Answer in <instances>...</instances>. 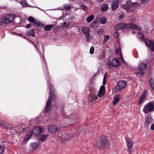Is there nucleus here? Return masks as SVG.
<instances>
[{
    "label": "nucleus",
    "mask_w": 154,
    "mask_h": 154,
    "mask_svg": "<svg viewBox=\"0 0 154 154\" xmlns=\"http://www.w3.org/2000/svg\"><path fill=\"white\" fill-rule=\"evenodd\" d=\"M143 111L145 113L154 111V102H151L146 104L144 106Z\"/></svg>",
    "instance_id": "nucleus-6"
},
{
    "label": "nucleus",
    "mask_w": 154,
    "mask_h": 154,
    "mask_svg": "<svg viewBox=\"0 0 154 154\" xmlns=\"http://www.w3.org/2000/svg\"><path fill=\"white\" fill-rule=\"evenodd\" d=\"M133 33L134 34L135 33V32H133Z\"/></svg>",
    "instance_id": "nucleus-62"
},
{
    "label": "nucleus",
    "mask_w": 154,
    "mask_h": 154,
    "mask_svg": "<svg viewBox=\"0 0 154 154\" xmlns=\"http://www.w3.org/2000/svg\"><path fill=\"white\" fill-rule=\"evenodd\" d=\"M55 98H56V96L54 93H51V92H50L48 99L47 101L45 109L44 110V111H45V112L48 113L49 112L50 106L51 101V99H55Z\"/></svg>",
    "instance_id": "nucleus-3"
},
{
    "label": "nucleus",
    "mask_w": 154,
    "mask_h": 154,
    "mask_svg": "<svg viewBox=\"0 0 154 154\" xmlns=\"http://www.w3.org/2000/svg\"><path fill=\"white\" fill-rule=\"evenodd\" d=\"M121 97L119 95H117L115 96L114 100L113 102V104L115 105L117 104L119 101Z\"/></svg>",
    "instance_id": "nucleus-22"
},
{
    "label": "nucleus",
    "mask_w": 154,
    "mask_h": 154,
    "mask_svg": "<svg viewBox=\"0 0 154 154\" xmlns=\"http://www.w3.org/2000/svg\"><path fill=\"white\" fill-rule=\"evenodd\" d=\"M20 130H22V131H25V130H23V128H20Z\"/></svg>",
    "instance_id": "nucleus-58"
},
{
    "label": "nucleus",
    "mask_w": 154,
    "mask_h": 154,
    "mask_svg": "<svg viewBox=\"0 0 154 154\" xmlns=\"http://www.w3.org/2000/svg\"><path fill=\"white\" fill-rule=\"evenodd\" d=\"M97 23L96 21H94L90 25L91 28L95 27H96Z\"/></svg>",
    "instance_id": "nucleus-35"
},
{
    "label": "nucleus",
    "mask_w": 154,
    "mask_h": 154,
    "mask_svg": "<svg viewBox=\"0 0 154 154\" xmlns=\"http://www.w3.org/2000/svg\"><path fill=\"white\" fill-rule=\"evenodd\" d=\"M44 130V128L42 126H37L35 127L32 131H29L27 133V134L24 140V143H27L32 136V133L35 135H38Z\"/></svg>",
    "instance_id": "nucleus-1"
},
{
    "label": "nucleus",
    "mask_w": 154,
    "mask_h": 154,
    "mask_svg": "<svg viewBox=\"0 0 154 154\" xmlns=\"http://www.w3.org/2000/svg\"><path fill=\"white\" fill-rule=\"evenodd\" d=\"M28 20L29 22L33 23L35 20L33 17L30 16L28 18Z\"/></svg>",
    "instance_id": "nucleus-34"
},
{
    "label": "nucleus",
    "mask_w": 154,
    "mask_h": 154,
    "mask_svg": "<svg viewBox=\"0 0 154 154\" xmlns=\"http://www.w3.org/2000/svg\"><path fill=\"white\" fill-rule=\"evenodd\" d=\"M118 33L117 32H116L114 33V36L115 38H116L118 37Z\"/></svg>",
    "instance_id": "nucleus-45"
},
{
    "label": "nucleus",
    "mask_w": 154,
    "mask_h": 154,
    "mask_svg": "<svg viewBox=\"0 0 154 154\" xmlns=\"http://www.w3.org/2000/svg\"><path fill=\"white\" fill-rule=\"evenodd\" d=\"M120 56L121 58L123 57H122V53L121 52H120Z\"/></svg>",
    "instance_id": "nucleus-56"
},
{
    "label": "nucleus",
    "mask_w": 154,
    "mask_h": 154,
    "mask_svg": "<svg viewBox=\"0 0 154 154\" xmlns=\"http://www.w3.org/2000/svg\"><path fill=\"white\" fill-rule=\"evenodd\" d=\"M119 0H113L111 3V9L112 10H115L117 9L119 7Z\"/></svg>",
    "instance_id": "nucleus-15"
},
{
    "label": "nucleus",
    "mask_w": 154,
    "mask_h": 154,
    "mask_svg": "<svg viewBox=\"0 0 154 154\" xmlns=\"http://www.w3.org/2000/svg\"><path fill=\"white\" fill-rule=\"evenodd\" d=\"M125 139L126 142L127 146L129 149V154H132L133 143L131 139L128 137H125Z\"/></svg>",
    "instance_id": "nucleus-9"
},
{
    "label": "nucleus",
    "mask_w": 154,
    "mask_h": 154,
    "mask_svg": "<svg viewBox=\"0 0 154 154\" xmlns=\"http://www.w3.org/2000/svg\"><path fill=\"white\" fill-rule=\"evenodd\" d=\"M119 64L118 61L115 59H113L112 60H109L108 62V65L110 68L116 67Z\"/></svg>",
    "instance_id": "nucleus-10"
},
{
    "label": "nucleus",
    "mask_w": 154,
    "mask_h": 154,
    "mask_svg": "<svg viewBox=\"0 0 154 154\" xmlns=\"http://www.w3.org/2000/svg\"><path fill=\"white\" fill-rule=\"evenodd\" d=\"M109 38V37L108 35H106L104 38L103 42L105 43L106 42L108 41Z\"/></svg>",
    "instance_id": "nucleus-37"
},
{
    "label": "nucleus",
    "mask_w": 154,
    "mask_h": 154,
    "mask_svg": "<svg viewBox=\"0 0 154 154\" xmlns=\"http://www.w3.org/2000/svg\"><path fill=\"white\" fill-rule=\"evenodd\" d=\"M97 1H98L99 2H101L103 1L104 0H97Z\"/></svg>",
    "instance_id": "nucleus-57"
},
{
    "label": "nucleus",
    "mask_w": 154,
    "mask_h": 154,
    "mask_svg": "<svg viewBox=\"0 0 154 154\" xmlns=\"http://www.w3.org/2000/svg\"><path fill=\"white\" fill-rule=\"evenodd\" d=\"M38 147V144L37 143L34 142L31 144L29 147L31 150L35 149Z\"/></svg>",
    "instance_id": "nucleus-20"
},
{
    "label": "nucleus",
    "mask_w": 154,
    "mask_h": 154,
    "mask_svg": "<svg viewBox=\"0 0 154 154\" xmlns=\"http://www.w3.org/2000/svg\"><path fill=\"white\" fill-rule=\"evenodd\" d=\"M2 25V23H1L0 22V26H1Z\"/></svg>",
    "instance_id": "nucleus-61"
},
{
    "label": "nucleus",
    "mask_w": 154,
    "mask_h": 154,
    "mask_svg": "<svg viewBox=\"0 0 154 154\" xmlns=\"http://www.w3.org/2000/svg\"><path fill=\"white\" fill-rule=\"evenodd\" d=\"M106 76H104L103 80H106Z\"/></svg>",
    "instance_id": "nucleus-55"
},
{
    "label": "nucleus",
    "mask_w": 154,
    "mask_h": 154,
    "mask_svg": "<svg viewBox=\"0 0 154 154\" xmlns=\"http://www.w3.org/2000/svg\"><path fill=\"white\" fill-rule=\"evenodd\" d=\"M66 10H67V7H66Z\"/></svg>",
    "instance_id": "nucleus-60"
},
{
    "label": "nucleus",
    "mask_w": 154,
    "mask_h": 154,
    "mask_svg": "<svg viewBox=\"0 0 154 154\" xmlns=\"http://www.w3.org/2000/svg\"><path fill=\"white\" fill-rule=\"evenodd\" d=\"M76 121L75 120L72 123H69V124L70 125H74V124H75V122H76Z\"/></svg>",
    "instance_id": "nucleus-50"
},
{
    "label": "nucleus",
    "mask_w": 154,
    "mask_h": 154,
    "mask_svg": "<svg viewBox=\"0 0 154 154\" xmlns=\"http://www.w3.org/2000/svg\"><path fill=\"white\" fill-rule=\"evenodd\" d=\"M127 85V82L124 80L119 82L116 85L115 88V91L116 93H118L122 89L124 88Z\"/></svg>",
    "instance_id": "nucleus-5"
},
{
    "label": "nucleus",
    "mask_w": 154,
    "mask_h": 154,
    "mask_svg": "<svg viewBox=\"0 0 154 154\" xmlns=\"http://www.w3.org/2000/svg\"><path fill=\"white\" fill-rule=\"evenodd\" d=\"M94 19V16L93 15H91L88 16L87 19V21L88 22H90Z\"/></svg>",
    "instance_id": "nucleus-30"
},
{
    "label": "nucleus",
    "mask_w": 154,
    "mask_h": 154,
    "mask_svg": "<svg viewBox=\"0 0 154 154\" xmlns=\"http://www.w3.org/2000/svg\"><path fill=\"white\" fill-rule=\"evenodd\" d=\"M116 54H118L119 52V50L118 49H116Z\"/></svg>",
    "instance_id": "nucleus-54"
},
{
    "label": "nucleus",
    "mask_w": 154,
    "mask_h": 154,
    "mask_svg": "<svg viewBox=\"0 0 154 154\" xmlns=\"http://www.w3.org/2000/svg\"><path fill=\"white\" fill-rule=\"evenodd\" d=\"M94 48L93 47H92L90 48V53L91 54H92L94 53Z\"/></svg>",
    "instance_id": "nucleus-40"
},
{
    "label": "nucleus",
    "mask_w": 154,
    "mask_h": 154,
    "mask_svg": "<svg viewBox=\"0 0 154 154\" xmlns=\"http://www.w3.org/2000/svg\"><path fill=\"white\" fill-rule=\"evenodd\" d=\"M5 147L4 146H0V154H4Z\"/></svg>",
    "instance_id": "nucleus-29"
},
{
    "label": "nucleus",
    "mask_w": 154,
    "mask_h": 154,
    "mask_svg": "<svg viewBox=\"0 0 154 154\" xmlns=\"http://www.w3.org/2000/svg\"><path fill=\"white\" fill-rule=\"evenodd\" d=\"M150 129L152 130H154V124H153L151 125Z\"/></svg>",
    "instance_id": "nucleus-46"
},
{
    "label": "nucleus",
    "mask_w": 154,
    "mask_h": 154,
    "mask_svg": "<svg viewBox=\"0 0 154 154\" xmlns=\"http://www.w3.org/2000/svg\"><path fill=\"white\" fill-rule=\"evenodd\" d=\"M124 25L122 23H119L115 26V29L116 30H118L124 28Z\"/></svg>",
    "instance_id": "nucleus-23"
},
{
    "label": "nucleus",
    "mask_w": 154,
    "mask_h": 154,
    "mask_svg": "<svg viewBox=\"0 0 154 154\" xmlns=\"http://www.w3.org/2000/svg\"><path fill=\"white\" fill-rule=\"evenodd\" d=\"M107 75V74L106 73H105V75H104V76H106Z\"/></svg>",
    "instance_id": "nucleus-59"
},
{
    "label": "nucleus",
    "mask_w": 154,
    "mask_h": 154,
    "mask_svg": "<svg viewBox=\"0 0 154 154\" xmlns=\"http://www.w3.org/2000/svg\"><path fill=\"white\" fill-rule=\"evenodd\" d=\"M91 31L89 27L86 26H84L82 27V31L83 33L85 35L88 34L90 33Z\"/></svg>",
    "instance_id": "nucleus-18"
},
{
    "label": "nucleus",
    "mask_w": 154,
    "mask_h": 154,
    "mask_svg": "<svg viewBox=\"0 0 154 154\" xmlns=\"http://www.w3.org/2000/svg\"><path fill=\"white\" fill-rule=\"evenodd\" d=\"M104 31V30L103 29H99L97 32V35H101Z\"/></svg>",
    "instance_id": "nucleus-36"
},
{
    "label": "nucleus",
    "mask_w": 154,
    "mask_h": 154,
    "mask_svg": "<svg viewBox=\"0 0 154 154\" xmlns=\"http://www.w3.org/2000/svg\"><path fill=\"white\" fill-rule=\"evenodd\" d=\"M105 86L103 85L101 86L98 93V96L100 97H102L105 93Z\"/></svg>",
    "instance_id": "nucleus-17"
},
{
    "label": "nucleus",
    "mask_w": 154,
    "mask_h": 154,
    "mask_svg": "<svg viewBox=\"0 0 154 154\" xmlns=\"http://www.w3.org/2000/svg\"><path fill=\"white\" fill-rule=\"evenodd\" d=\"M149 83L151 86L154 85V79H151L149 81Z\"/></svg>",
    "instance_id": "nucleus-39"
},
{
    "label": "nucleus",
    "mask_w": 154,
    "mask_h": 154,
    "mask_svg": "<svg viewBox=\"0 0 154 154\" xmlns=\"http://www.w3.org/2000/svg\"><path fill=\"white\" fill-rule=\"evenodd\" d=\"M14 19V17L12 14H8L1 18V21L4 24H8L12 22Z\"/></svg>",
    "instance_id": "nucleus-4"
},
{
    "label": "nucleus",
    "mask_w": 154,
    "mask_h": 154,
    "mask_svg": "<svg viewBox=\"0 0 154 154\" xmlns=\"http://www.w3.org/2000/svg\"><path fill=\"white\" fill-rule=\"evenodd\" d=\"M90 94L89 98L91 101H95L97 99V92L96 89L94 87L90 88L89 89Z\"/></svg>",
    "instance_id": "nucleus-8"
},
{
    "label": "nucleus",
    "mask_w": 154,
    "mask_h": 154,
    "mask_svg": "<svg viewBox=\"0 0 154 154\" xmlns=\"http://www.w3.org/2000/svg\"><path fill=\"white\" fill-rule=\"evenodd\" d=\"M68 11L71 8V7L70 5H68Z\"/></svg>",
    "instance_id": "nucleus-53"
},
{
    "label": "nucleus",
    "mask_w": 154,
    "mask_h": 154,
    "mask_svg": "<svg viewBox=\"0 0 154 154\" xmlns=\"http://www.w3.org/2000/svg\"><path fill=\"white\" fill-rule=\"evenodd\" d=\"M85 35H86V41L87 42L89 41V40L91 39L93 37V36L90 34V33H89L88 34H85Z\"/></svg>",
    "instance_id": "nucleus-28"
},
{
    "label": "nucleus",
    "mask_w": 154,
    "mask_h": 154,
    "mask_svg": "<svg viewBox=\"0 0 154 154\" xmlns=\"http://www.w3.org/2000/svg\"><path fill=\"white\" fill-rule=\"evenodd\" d=\"M124 17V16L122 14L119 17V18L120 19H122Z\"/></svg>",
    "instance_id": "nucleus-49"
},
{
    "label": "nucleus",
    "mask_w": 154,
    "mask_h": 154,
    "mask_svg": "<svg viewBox=\"0 0 154 154\" xmlns=\"http://www.w3.org/2000/svg\"><path fill=\"white\" fill-rule=\"evenodd\" d=\"M32 25H35V26L36 27H39L40 26L41 23L40 22L38 21H37L36 20H35Z\"/></svg>",
    "instance_id": "nucleus-32"
},
{
    "label": "nucleus",
    "mask_w": 154,
    "mask_h": 154,
    "mask_svg": "<svg viewBox=\"0 0 154 154\" xmlns=\"http://www.w3.org/2000/svg\"><path fill=\"white\" fill-rule=\"evenodd\" d=\"M27 34L28 35L31 36L32 37H34L35 36L34 30L32 29H31L28 30L27 32Z\"/></svg>",
    "instance_id": "nucleus-24"
},
{
    "label": "nucleus",
    "mask_w": 154,
    "mask_h": 154,
    "mask_svg": "<svg viewBox=\"0 0 154 154\" xmlns=\"http://www.w3.org/2000/svg\"><path fill=\"white\" fill-rule=\"evenodd\" d=\"M147 93V91L146 90H145L144 91L143 94L142 95L141 97L140 98V99L139 100V101L138 102V104H141L143 101L144 100V99L145 98L146 95H145L146 93Z\"/></svg>",
    "instance_id": "nucleus-21"
},
{
    "label": "nucleus",
    "mask_w": 154,
    "mask_h": 154,
    "mask_svg": "<svg viewBox=\"0 0 154 154\" xmlns=\"http://www.w3.org/2000/svg\"><path fill=\"white\" fill-rule=\"evenodd\" d=\"M149 0H141V2L142 3H144L146 2Z\"/></svg>",
    "instance_id": "nucleus-47"
},
{
    "label": "nucleus",
    "mask_w": 154,
    "mask_h": 154,
    "mask_svg": "<svg viewBox=\"0 0 154 154\" xmlns=\"http://www.w3.org/2000/svg\"><path fill=\"white\" fill-rule=\"evenodd\" d=\"M62 26L63 27H66L67 26V24L66 23H65L63 24Z\"/></svg>",
    "instance_id": "nucleus-48"
},
{
    "label": "nucleus",
    "mask_w": 154,
    "mask_h": 154,
    "mask_svg": "<svg viewBox=\"0 0 154 154\" xmlns=\"http://www.w3.org/2000/svg\"><path fill=\"white\" fill-rule=\"evenodd\" d=\"M146 45L148 47L151 51H154V43L152 41L146 39L145 41Z\"/></svg>",
    "instance_id": "nucleus-11"
},
{
    "label": "nucleus",
    "mask_w": 154,
    "mask_h": 154,
    "mask_svg": "<svg viewBox=\"0 0 154 154\" xmlns=\"http://www.w3.org/2000/svg\"><path fill=\"white\" fill-rule=\"evenodd\" d=\"M48 130L49 132L52 133L59 131V128L57 126L53 125L49 126Z\"/></svg>",
    "instance_id": "nucleus-14"
},
{
    "label": "nucleus",
    "mask_w": 154,
    "mask_h": 154,
    "mask_svg": "<svg viewBox=\"0 0 154 154\" xmlns=\"http://www.w3.org/2000/svg\"><path fill=\"white\" fill-rule=\"evenodd\" d=\"M138 68L140 72H135L137 76H143L145 74L144 71L147 69V63L146 62H140L138 65Z\"/></svg>",
    "instance_id": "nucleus-2"
},
{
    "label": "nucleus",
    "mask_w": 154,
    "mask_h": 154,
    "mask_svg": "<svg viewBox=\"0 0 154 154\" xmlns=\"http://www.w3.org/2000/svg\"><path fill=\"white\" fill-rule=\"evenodd\" d=\"M106 81L105 80H103V85H105L106 84Z\"/></svg>",
    "instance_id": "nucleus-51"
},
{
    "label": "nucleus",
    "mask_w": 154,
    "mask_h": 154,
    "mask_svg": "<svg viewBox=\"0 0 154 154\" xmlns=\"http://www.w3.org/2000/svg\"><path fill=\"white\" fill-rule=\"evenodd\" d=\"M131 2H126L125 4L122 5L121 6V7L122 8L126 9L127 11H128L131 8Z\"/></svg>",
    "instance_id": "nucleus-16"
},
{
    "label": "nucleus",
    "mask_w": 154,
    "mask_h": 154,
    "mask_svg": "<svg viewBox=\"0 0 154 154\" xmlns=\"http://www.w3.org/2000/svg\"><path fill=\"white\" fill-rule=\"evenodd\" d=\"M124 26L125 27L127 28H133L139 30H141V29L140 27L134 23H129L126 24L124 25Z\"/></svg>",
    "instance_id": "nucleus-12"
},
{
    "label": "nucleus",
    "mask_w": 154,
    "mask_h": 154,
    "mask_svg": "<svg viewBox=\"0 0 154 154\" xmlns=\"http://www.w3.org/2000/svg\"><path fill=\"white\" fill-rule=\"evenodd\" d=\"M48 137V134H42L38 137V139L42 142H44L46 140Z\"/></svg>",
    "instance_id": "nucleus-19"
},
{
    "label": "nucleus",
    "mask_w": 154,
    "mask_h": 154,
    "mask_svg": "<svg viewBox=\"0 0 154 154\" xmlns=\"http://www.w3.org/2000/svg\"><path fill=\"white\" fill-rule=\"evenodd\" d=\"M19 2L23 7H26L27 6V4L26 3V1L25 0H21L20 2Z\"/></svg>",
    "instance_id": "nucleus-31"
},
{
    "label": "nucleus",
    "mask_w": 154,
    "mask_h": 154,
    "mask_svg": "<svg viewBox=\"0 0 154 154\" xmlns=\"http://www.w3.org/2000/svg\"><path fill=\"white\" fill-rule=\"evenodd\" d=\"M137 37L140 41L141 42H143L145 40V37L142 34H138L137 35Z\"/></svg>",
    "instance_id": "nucleus-25"
},
{
    "label": "nucleus",
    "mask_w": 154,
    "mask_h": 154,
    "mask_svg": "<svg viewBox=\"0 0 154 154\" xmlns=\"http://www.w3.org/2000/svg\"><path fill=\"white\" fill-rule=\"evenodd\" d=\"M74 18L73 17H71L70 18H68V21H69V23H72L73 22V20Z\"/></svg>",
    "instance_id": "nucleus-41"
},
{
    "label": "nucleus",
    "mask_w": 154,
    "mask_h": 154,
    "mask_svg": "<svg viewBox=\"0 0 154 154\" xmlns=\"http://www.w3.org/2000/svg\"><path fill=\"white\" fill-rule=\"evenodd\" d=\"M135 57H136V58L137 57H136V56H135Z\"/></svg>",
    "instance_id": "nucleus-63"
},
{
    "label": "nucleus",
    "mask_w": 154,
    "mask_h": 154,
    "mask_svg": "<svg viewBox=\"0 0 154 154\" xmlns=\"http://www.w3.org/2000/svg\"><path fill=\"white\" fill-rule=\"evenodd\" d=\"M99 143L100 146L103 147L108 146L109 145V142L107 137L104 135L100 137Z\"/></svg>",
    "instance_id": "nucleus-7"
},
{
    "label": "nucleus",
    "mask_w": 154,
    "mask_h": 154,
    "mask_svg": "<svg viewBox=\"0 0 154 154\" xmlns=\"http://www.w3.org/2000/svg\"><path fill=\"white\" fill-rule=\"evenodd\" d=\"M32 24H27L26 26H25V27L26 29L29 28L32 26Z\"/></svg>",
    "instance_id": "nucleus-44"
},
{
    "label": "nucleus",
    "mask_w": 154,
    "mask_h": 154,
    "mask_svg": "<svg viewBox=\"0 0 154 154\" xmlns=\"http://www.w3.org/2000/svg\"><path fill=\"white\" fill-rule=\"evenodd\" d=\"M0 126L4 127L5 128L7 129L10 130V129H12L14 130L13 128H14L12 127H11V126H10V125L9 126H6L5 125H4V124H0Z\"/></svg>",
    "instance_id": "nucleus-33"
},
{
    "label": "nucleus",
    "mask_w": 154,
    "mask_h": 154,
    "mask_svg": "<svg viewBox=\"0 0 154 154\" xmlns=\"http://www.w3.org/2000/svg\"><path fill=\"white\" fill-rule=\"evenodd\" d=\"M18 128H19L17 127L15 128L14 129L15 130L16 132H23V131H22V130H21L20 129L19 130L18 129Z\"/></svg>",
    "instance_id": "nucleus-42"
},
{
    "label": "nucleus",
    "mask_w": 154,
    "mask_h": 154,
    "mask_svg": "<svg viewBox=\"0 0 154 154\" xmlns=\"http://www.w3.org/2000/svg\"><path fill=\"white\" fill-rule=\"evenodd\" d=\"M108 8V5L106 4H104L101 6L100 9L102 11H105L107 10Z\"/></svg>",
    "instance_id": "nucleus-26"
},
{
    "label": "nucleus",
    "mask_w": 154,
    "mask_h": 154,
    "mask_svg": "<svg viewBox=\"0 0 154 154\" xmlns=\"http://www.w3.org/2000/svg\"><path fill=\"white\" fill-rule=\"evenodd\" d=\"M100 22L102 24H104L106 22V19L105 18H101L100 20Z\"/></svg>",
    "instance_id": "nucleus-38"
},
{
    "label": "nucleus",
    "mask_w": 154,
    "mask_h": 154,
    "mask_svg": "<svg viewBox=\"0 0 154 154\" xmlns=\"http://www.w3.org/2000/svg\"><path fill=\"white\" fill-rule=\"evenodd\" d=\"M53 26V25H46L44 28V29L46 31H49L51 29Z\"/></svg>",
    "instance_id": "nucleus-27"
},
{
    "label": "nucleus",
    "mask_w": 154,
    "mask_h": 154,
    "mask_svg": "<svg viewBox=\"0 0 154 154\" xmlns=\"http://www.w3.org/2000/svg\"><path fill=\"white\" fill-rule=\"evenodd\" d=\"M81 7L83 10H86L87 8V7H86V6L84 5H81Z\"/></svg>",
    "instance_id": "nucleus-43"
},
{
    "label": "nucleus",
    "mask_w": 154,
    "mask_h": 154,
    "mask_svg": "<svg viewBox=\"0 0 154 154\" xmlns=\"http://www.w3.org/2000/svg\"><path fill=\"white\" fill-rule=\"evenodd\" d=\"M121 59H122V61L124 63H126V62L125 61V60H124V59H123V58H121Z\"/></svg>",
    "instance_id": "nucleus-52"
},
{
    "label": "nucleus",
    "mask_w": 154,
    "mask_h": 154,
    "mask_svg": "<svg viewBox=\"0 0 154 154\" xmlns=\"http://www.w3.org/2000/svg\"><path fill=\"white\" fill-rule=\"evenodd\" d=\"M145 125L146 127H149V125L152 123L153 119L150 115H149L145 118Z\"/></svg>",
    "instance_id": "nucleus-13"
}]
</instances>
